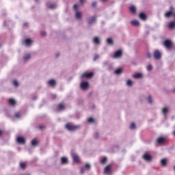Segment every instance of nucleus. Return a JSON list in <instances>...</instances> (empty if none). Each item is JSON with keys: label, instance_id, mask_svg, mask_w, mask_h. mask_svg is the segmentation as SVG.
Returning <instances> with one entry per match:
<instances>
[{"label": "nucleus", "instance_id": "obj_1", "mask_svg": "<svg viewBox=\"0 0 175 175\" xmlns=\"http://www.w3.org/2000/svg\"><path fill=\"white\" fill-rule=\"evenodd\" d=\"M66 128L68 131H76V129H79L80 126L74 125L72 123H67L66 124Z\"/></svg>", "mask_w": 175, "mask_h": 175}, {"label": "nucleus", "instance_id": "obj_2", "mask_svg": "<svg viewBox=\"0 0 175 175\" xmlns=\"http://www.w3.org/2000/svg\"><path fill=\"white\" fill-rule=\"evenodd\" d=\"M82 79L85 77L86 79H92L94 77V72H84L81 75Z\"/></svg>", "mask_w": 175, "mask_h": 175}, {"label": "nucleus", "instance_id": "obj_3", "mask_svg": "<svg viewBox=\"0 0 175 175\" xmlns=\"http://www.w3.org/2000/svg\"><path fill=\"white\" fill-rule=\"evenodd\" d=\"M154 57L155 59H161L162 58V54L159 50H155L154 51Z\"/></svg>", "mask_w": 175, "mask_h": 175}, {"label": "nucleus", "instance_id": "obj_4", "mask_svg": "<svg viewBox=\"0 0 175 175\" xmlns=\"http://www.w3.org/2000/svg\"><path fill=\"white\" fill-rule=\"evenodd\" d=\"M143 159H144L145 161H147V162H151V161H152V156L148 154V153H145V154L143 155Z\"/></svg>", "mask_w": 175, "mask_h": 175}, {"label": "nucleus", "instance_id": "obj_5", "mask_svg": "<svg viewBox=\"0 0 175 175\" xmlns=\"http://www.w3.org/2000/svg\"><path fill=\"white\" fill-rule=\"evenodd\" d=\"M71 155L73 162L75 163H79V162H80V158H79V156L76 153H72Z\"/></svg>", "mask_w": 175, "mask_h": 175}, {"label": "nucleus", "instance_id": "obj_6", "mask_svg": "<svg viewBox=\"0 0 175 175\" xmlns=\"http://www.w3.org/2000/svg\"><path fill=\"white\" fill-rule=\"evenodd\" d=\"M96 21V16H91L88 20V24H89V25H92V24H94V23H95Z\"/></svg>", "mask_w": 175, "mask_h": 175}, {"label": "nucleus", "instance_id": "obj_7", "mask_svg": "<svg viewBox=\"0 0 175 175\" xmlns=\"http://www.w3.org/2000/svg\"><path fill=\"white\" fill-rule=\"evenodd\" d=\"M104 172L106 174H111V165H108L105 167Z\"/></svg>", "mask_w": 175, "mask_h": 175}, {"label": "nucleus", "instance_id": "obj_8", "mask_svg": "<svg viewBox=\"0 0 175 175\" xmlns=\"http://www.w3.org/2000/svg\"><path fill=\"white\" fill-rule=\"evenodd\" d=\"M172 41L170 40H165L164 41V46L166 47V49H172Z\"/></svg>", "mask_w": 175, "mask_h": 175}, {"label": "nucleus", "instance_id": "obj_9", "mask_svg": "<svg viewBox=\"0 0 175 175\" xmlns=\"http://www.w3.org/2000/svg\"><path fill=\"white\" fill-rule=\"evenodd\" d=\"M122 57V51L118 50L113 55V58H121Z\"/></svg>", "mask_w": 175, "mask_h": 175}, {"label": "nucleus", "instance_id": "obj_10", "mask_svg": "<svg viewBox=\"0 0 175 175\" xmlns=\"http://www.w3.org/2000/svg\"><path fill=\"white\" fill-rule=\"evenodd\" d=\"M16 142L19 144H24L25 143V138H24L23 137H18L16 138Z\"/></svg>", "mask_w": 175, "mask_h": 175}, {"label": "nucleus", "instance_id": "obj_11", "mask_svg": "<svg viewBox=\"0 0 175 175\" xmlns=\"http://www.w3.org/2000/svg\"><path fill=\"white\" fill-rule=\"evenodd\" d=\"M48 84H49V85H50V87L54 88V87H55V85H57V82L54 79H50L48 81Z\"/></svg>", "mask_w": 175, "mask_h": 175}, {"label": "nucleus", "instance_id": "obj_12", "mask_svg": "<svg viewBox=\"0 0 175 175\" xmlns=\"http://www.w3.org/2000/svg\"><path fill=\"white\" fill-rule=\"evenodd\" d=\"M90 86V84L88 83V82H82L81 83V88H82V90H87V88Z\"/></svg>", "mask_w": 175, "mask_h": 175}, {"label": "nucleus", "instance_id": "obj_13", "mask_svg": "<svg viewBox=\"0 0 175 175\" xmlns=\"http://www.w3.org/2000/svg\"><path fill=\"white\" fill-rule=\"evenodd\" d=\"M165 142H166V138H165L163 137H161L157 139L158 144H163V143H165Z\"/></svg>", "mask_w": 175, "mask_h": 175}, {"label": "nucleus", "instance_id": "obj_14", "mask_svg": "<svg viewBox=\"0 0 175 175\" xmlns=\"http://www.w3.org/2000/svg\"><path fill=\"white\" fill-rule=\"evenodd\" d=\"M57 109L59 110V111H61L62 110H65V104L64 103H59L58 105H57Z\"/></svg>", "mask_w": 175, "mask_h": 175}, {"label": "nucleus", "instance_id": "obj_15", "mask_svg": "<svg viewBox=\"0 0 175 175\" xmlns=\"http://www.w3.org/2000/svg\"><path fill=\"white\" fill-rule=\"evenodd\" d=\"M139 16V18H141V20H144V21L147 20V16L146 15V14L143 12H141Z\"/></svg>", "mask_w": 175, "mask_h": 175}, {"label": "nucleus", "instance_id": "obj_16", "mask_svg": "<svg viewBox=\"0 0 175 175\" xmlns=\"http://www.w3.org/2000/svg\"><path fill=\"white\" fill-rule=\"evenodd\" d=\"M75 17L76 18H77V20H80V18L83 17V14H81V12L77 11L75 14Z\"/></svg>", "mask_w": 175, "mask_h": 175}, {"label": "nucleus", "instance_id": "obj_17", "mask_svg": "<svg viewBox=\"0 0 175 175\" xmlns=\"http://www.w3.org/2000/svg\"><path fill=\"white\" fill-rule=\"evenodd\" d=\"M93 42L94 44H100V40L98 37H94Z\"/></svg>", "mask_w": 175, "mask_h": 175}, {"label": "nucleus", "instance_id": "obj_18", "mask_svg": "<svg viewBox=\"0 0 175 175\" xmlns=\"http://www.w3.org/2000/svg\"><path fill=\"white\" fill-rule=\"evenodd\" d=\"M8 103L9 105H11V106H15L16 105V100L13 98L8 99Z\"/></svg>", "mask_w": 175, "mask_h": 175}, {"label": "nucleus", "instance_id": "obj_19", "mask_svg": "<svg viewBox=\"0 0 175 175\" xmlns=\"http://www.w3.org/2000/svg\"><path fill=\"white\" fill-rule=\"evenodd\" d=\"M133 77L134 79H142V77H143V74L137 73V74H135L134 75H133Z\"/></svg>", "mask_w": 175, "mask_h": 175}, {"label": "nucleus", "instance_id": "obj_20", "mask_svg": "<svg viewBox=\"0 0 175 175\" xmlns=\"http://www.w3.org/2000/svg\"><path fill=\"white\" fill-rule=\"evenodd\" d=\"M172 16H173V12L172 11H168L165 14V17H166L167 18H169V17H172Z\"/></svg>", "mask_w": 175, "mask_h": 175}, {"label": "nucleus", "instance_id": "obj_21", "mask_svg": "<svg viewBox=\"0 0 175 175\" xmlns=\"http://www.w3.org/2000/svg\"><path fill=\"white\" fill-rule=\"evenodd\" d=\"M131 24L132 25H134V27H139V25H140V23L136 20L132 21Z\"/></svg>", "mask_w": 175, "mask_h": 175}, {"label": "nucleus", "instance_id": "obj_22", "mask_svg": "<svg viewBox=\"0 0 175 175\" xmlns=\"http://www.w3.org/2000/svg\"><path fill=\"white\" fill-rule=\"evenodd\" d=\"M161 166H167V160L166 159H163L161 161Z\"/></svg>", "mask_w": 175, "mask_h": 175}, {"label": "nucleus", "instance_id": "obj_23", "mask_svg": "<svg viewBox=\"0 0 175 175\" xmlns=\"http://www.w3.org/2000/svg\"><path fill=\"white\" fill-rule=\"evenodd\" d=\"M163 114L164 116H167V113H169V109L167 107H163L162 109Z\"/></svg>", "mask_w": 175, "mask_h": 175}, {"label": "nucleus", "instance_id": "obj_24", "mask_svg": "<svg viewBox=\"0 0 175 175\" xmlns=\"http://www.w3.org/2000/svg\"><path fill=\"white\" fill-rule=\"evenodd\" d=\"M25 43L26 44V46H30V44H32V40L31 39H26L25 40Z\"/></svg>", "mask_w": 175, "mask_h": 175}, {"label": "nucleus", "instance_id": "obj_25", "mask_svg": "<svg viewBox=\"0 0 175 175\" xmlns=\"http://www.w3.org/2000/svg\"><path fill=\"white\" fill-rule=\"evenodd\" d=\"M129 9L131 13H133V14L136 13V7L131 5Z\"/></svg>", "mask_w": 175, "mask_h": 175}, {"label": "nucleus", "instance_id": "obj_26", "mask_svg": "<svg viewBox=\"0 0 175 175\" xmlns=\"http://www.w3.org/2000/svg\"><path fill=\"white\" fill-rule=\"evenodd\" d=\"M169 28L170 29H173V28H175V22H170L168 25Z\"/></svg>", "mask_w": 175, "mask_h": 175}, {"label": "nucleus", "instance_id": "obj_27", "mask_svg": "<svg viewBox=\"0 0 175 175\" xmlns=\"http://www.w3.org/2000/svg\"><path fill=\"white\" fill-rule=\"evenodd\" d=\"M66 163H68V159L66 157H62V164L66 165Z\"/></svg>", "mask_w": 175, "mask_h": 175}, {"label": "nucleus", "instance_id": "obj_28", "mask_svg": "<svg viewBox=\"0 0 175 175\" xmlns=\"http://www.w3.org/2000/svg\"><path fill=\"white\" fill-rule=\"evenodd\" d=\"M20 167L24 170L27 168V164L25 163H21Z\"/></svg>", "mask_w": 175, "mask_h": 175}, {"label": "nucleus", "instance_id": "obj_29", "mask_svg": "<svg viewBox=\"0 0 175 175\" xmlns=\"http://www.w3.org/2000/svg\"><path fill=\"white\" fill-rule=\"evenodd\" d=\"M122 73V68H118L115 70V75H121Z\"/></svg>", "mask_w": 175, "mask_h": 175}, {"label": "nucleus", "instance_id": "obj_30", "mask_svg": "<svg viewBox=\"0 0 175 175\" xmlns=\"http://www.w3.org/2000/svg\"><path fill=\"white\" fill-rule=\"evenodd\" d=\"M126 85H128V87H132V85H133V82L132 81V80L129 79L126 82Z\"/></svg>", "mask_w": 175, "mask_h": 175}, {"label": "nucleus", "instance_id": "obj_31", "mask_svg": "<svg viewBox=\"0 0 175 175\" xmlns=\"http://www.w3.org/2000/svg\"><path fill=\"white\" fill-rule=\"evenodd\" d=\"M38 144H39V142H38V140L36 139H33L31 141V145L33 146H38Z\"/></svg>", "mask_w": 175, "mask_h": 175}, {"label": "nucleus", "instance_id": "obj_32", "mask_svg": "<svg viewBox=\"0 0 175 175\" xmlns=\"http://www.w3.org/2000/svg\"><path fill=\"white\" fill-rule=\"evenodd\" d=\"M106 162H107V158H106V157H103L100 160V163H102L103 165H105V163H106Z\"/></svg>", "mask_w": 175, "mask_h": 175}, {"label": "nucleus", "instance_id": "obj_33", "mask_svg": "<svg viewBox=\"0 0 175 175\" xmlns=\"http://www.w3.org/2000/svg\"><path fill=\"white\" fill-rule=\"evenodd\" d=\"M24 61H28V59H29V58H31V55L30 54H28L25 56H24Z\"/></svg>", "mask_w": 175, "mask_h": 175}, {"label": "nucleus", "instance_id": "obj_34", "mask_svg": "<svg viewBox=\"0 0 175 175\" xmlns=\"http://www.w3.org/2000/svg\"><path fill=\"white\" fill-rule=\"evenodd\" d=\"M85 167L87 170H90V169H91V165H90V163H87L85 164Z\"/></svg>", "mask_w": 175, "mask_h": 175}, {"label": "nucleus", "instance_id": "obj_35", "mask_svg": "<svg viewBox=\"0 0 175 175\" xmlns=\"http://www.w3.org/2000/svg\"><path fill=\"white\" fill-rule=\"evenodd\" d=\"M107 43H108V44H113V40L111 38H107Z\"/></svg>", "mask_w": 175, "mask_h": 175}, {"label": "nucleus", "instance_id": "obj_36", "mask_svg": "<svg viewBox=\"0 0 175 175\" xmlns=\"http://www.w3.org/2000/svg\"><path fill=\"white\" fill-rule=\"evenodd\" d=\"M88 122H90V123L95 122V120H94V118H89L88 120Z\"/></svg>", "mask_w": 175, "mask_h": 175}, {"label": "nucleus", "instance_id": "obj_37", "mask_svg": "<svg viewBox=\"0 0 175 175\" xmlns=\"http://www.w3.org/2000/svg\"><path fill=\"white\" fill-rule=\"evenodd\" d=\"M136 128V124L135 123H132L130 126L131 129H135Z\"/></svg>", "mask_w": 175, "mask_h": 175}, {"label": "nucleus", "instance_id": "obj_38", "mask_svg": "<svg viewBox=\"0 0 175 175\" xmlns=\"http://www.w3.org/2000/svg\"><path fill=\"white\" fill-rule=\"evenodd\" d=\"M148 103H152V98L151 97V96H149L148 97Z\"/></svg>", "mask_w": 175, "mask_h": 175}, {"label": "nucleus", "instance_id": "obj_39", "mask_svg": "<svg viewBox=\"0 0 175 175\" xmlns=\"http://www.w3.org/2000/svg\"><path fill=\"white\" fill-rule=\"evenodd\" d=\"M15 117H16V118H20V117H21V115L20 114V113L16 112L15 113Z\"/></svg>", "mask_w": 175, "mask_h": 175}, {"label": "nucleus", "instance_id": "obj_40", "mask_svg": "<svg viewBox=\"0 0 175 175\" xmlns=\"http://www.w3.org/2000/svg\"><path fill=\"white\" fill-rule=\"evenodd\" d=\"M78 8H79V5L77 4H75L73 6V9L75 10V12H77Z\"/></svg>", "mask_w": 175, "mask_h": 175}, {"label": "nucleus", "instance_id": "obj_41", "mask_svg": "<svg viewBox=\"0 0 175 175\" xmlns=\"http://www.w3.org/2000/svg\"><path fill=\"white\" fill-rule=\"evenodd\" d=\"M147 70H152V65H148L147 66Z\"/></svg>", "mask_w": 175, "mask_h": 175}, {"label": "nucleus", "instance_id": "obj_42", "mask_svg": "<svg viewBox=\"0 0 175 175\" xmlns=\"http://www.w3.org/2000/svg\"><path fill=\"white\" fill-rule=\"evenodd\" d=\"M13 84L15 87H18V82L17 81H14Z\"/></svg>", "mask_w": 175, "mask_h": 175}, {"label": "nucleus", "instance_id": "obj_43", "mask_svg": "<svg viewBox=\"0 0 175 175\" xmlns=\"http://www.w3.org/2000/svg\"><path fill=\"white\" fill-rule=\"evenodd\" d=\"M92 8H96V1L93 2L92 4Z\"/></svg>", "mask_w": 175, "mask_h": 175}, {"label": "nucleus", "instance_id": "obj_44", "mask_svg": "<svg viewBox=\"0 0 175 175\" xmlns=\"http://www.w3.org/2000/svg\"><path fill=\"white\" fill-rule=\"evenodd\" d=\"M55 4H51V5H50V8H51V9H55Z\"/></svg>", "mask_w": 175, "mask_h": 175}, {"label": "nucleus", "instance_id": "obj_45", "mask_svg": "<svg viewBox=\"0 0 175 175\" xmlns=\"http://www.w3.org/2000/svg\"><path fill=\"white\" fill-rule=\"evenodd\" d=\"M85 170V167H82L81 169V173L83 174V173H84Z\"/></svg>", "mask_w": 175, "mask_h": 175}, {"label": "nucleus", "instance_id": "obj_46", "mask_svg": "<svg viewBox=\"0 0 175 175\" xmlns=\"http://www.w3.org/2000/svg\"><path fill=\"white\" fill-rule=\"evenodd\" d=\"M146 55H147L148 58H151V57H152V55H151V53H148L146 54Z\"/></svg>", "mask_w": 175, "mask_h": 175}, {"label": "nucleus", "instance_id": "obj_47", "mask_svg": "<svg viewBox=\"0 0 175 175\" xmlns=\"http://www.w3.org/2000/svg\"><path fill=\"white\" fill-rule=\"evenodd\" d=\"M98 58H99V55H96L94 56V60L96 61V59H98Z\"/></svg>", "mask_w": 175, "mask_h": 175}, {"label": "nucleus", "instance_id": "obj_48", "mask_svg": "<svg viewBox=\"0 0 175 175\" xmlns=\"http://www.w3.org/2000/svg\"><path fill=\"white\" fill-rule=\"evenodd\" d=\"M45 126L44 125L40 126L38 127L39 129L42 130V129H44Z\"/></svg>", "mask_w": 175, "mask_h": 175}, {"label": "nucleus", "instance_id": "obj_49", "mask_svg": "<svg viewBox=\"0 0 175 175\" xmlns=\"http://www.w3.org/2000/svg\"><path fill=\"white\" fill-rule=\"evenodd\" d=\"M42 36H46V32L43 31L41 33Z\"/></svg>", "mask_w": 175, "mask_h": 175}, {"label": "nucleus", "instance_id": "obj_50", "mask_svg": "<svg viewBox=\"0 0 175 175\" xmlns=\"http://www.w3.org/2000/svg\"><path fill=\"white\" fill-rule=\"evenodd\" d=\"M53 99H55L57 98V96L55 94H53L52 96Z\"/></svg>", "mask_w": 175, "mask_h": 175}, {"label": "nucleus", "instance_id": "obj_51", "mask_svg": "<svg viewBox=\"0 0 175 175\" xmlns=\"http://www.w3.org/2000/svg\"><path fill=\"white\" fill-rule=\"evenodd\" d=\"M79 2H81V3H84V2H85V0H79Z\"/></svg>", "mask_w": 175, "mask_h": 175}, {"label": "nucleus", "instance_id": "obj_52", "mask_svg": "<svg viewBox=\"0 0 175 175\" xmlns=\"http://www.w3.org/2000/svg\"><path fill=\"white\" fill-rule=\"evenodd\" d=\"M3 131L2 130H0V136H2Z\"/></svg>", "mask_w": 175, "mask_h": 175}, {"label": "nucleus", "instance_id": "obj_53", "mask_svg": "<svg viewBox=\"0 0 175 175\" xmlns=\"http://www.w3.org/2000/svg\"><path fill=\"white\" fill-rule=\"evenodd\" d=\"M96 137H98V136H99V134L98 133H96Z\"/></svg>", "mask_w": 175, "mask_h": 175}, {"label": "nucleus", "instance_id": "obj_54", "mask_svg": "<svg viewBox=\"0 0 175 175\" xmlns=\"http://www.w3.org/2000/svg\"><path fill=\"white\" fill-rule=\"evenodd\" d=\"M173 135L175 136V131L173 132Z\"/></svg>", "mask_w": 175, "mask_h": 175}, {"label": "nucleus", "instance_id": "obj_55", "mask_svg": "<svg viewBox=\"0 0 175 175\" xmlns=\"http://www.w3.org/2000/svg\"><path fill=\"white\" fill-rule=\"evenodd\" d=\"M102 1H103V2H105L106 0H102Z\"/></svg>", "mask_w": 175, "mask_h": 175}, {"label": "nucleus", "instance_id": "obj_56", "mask_svg": "<svg viewBox=\"0 0 175 175\" xmlns=\"http://www.w3.org/2000/svg\"><path fill=\"white\" fill-rule=\"evenodd\" d=\"M174 92H175V89L174 90Z\"/></svg>", "mask_w": 175, "mask_h": 175}, {"label": "nucleus", "instance_id": "obj_57", "mask_svg": "<svg viewBox=\"0 0 175 175\" xmlns=\"http://www.w3.org/2000/svg\"><path fill=\"white\" fill-rule=\"evenodd\" d=\"M57 55V57H58L59 55Z\"/></svg>", "mask_w": 175, "mask_h": 175}]
</instances>
